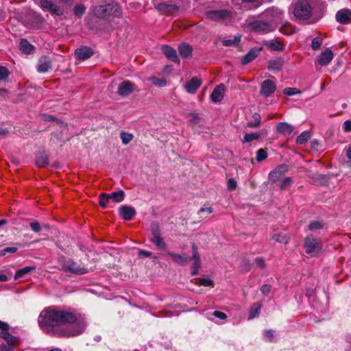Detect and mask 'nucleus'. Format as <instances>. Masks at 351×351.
<instances>
[{"mask_svg":"<svg viewBox=\"0 0 351 351\" xmlns=\"http://www.w3.org/2000/svg\"><path fill=\"white\" fill-rule=\"evenodd\" d=\"M40 328L55 337H71L81 335L87 326L84 315L64 306L45 308L38 317Z\"/></svg>","mask_w":351,"mask_h":351,"instance_id":"obj_1","label":"nucleus"},{"mask_svg":"<svg viewBox=\"0 0 351 351\" xmlns=\"http://www.w3.org/2000/svg\"><path fill=\"white\" fill-rule=\"evenodd\" d=\"M92 12L93 15L97 18H105L108 16H119L121 14V8L117 3L94 6Z\"/></svg>","mask_w":351,"mask_h":351,"instance_id":"obj_2","label":"nucleus"},{"mask_svg":"<svg viewBox=\"0 0 351 351\" xmlns=\"http://www.w3.org/2000/svg\"><path fill=\"white\" fill-rule=\"evenodd\" d=\"M293 14L298 21H306L312 14V7L308 0H298L293 6Z\"/></svg>","mask_w":351,"mask_h":351,"instance_id":"obj_3","label":"nucleus"},{"mask_svg":"<svg viewBox=\"0 0 351 351\" xmlns=\"http://www.w3.org/2000/svg\"><path fill=\"white\" fill-rule=\"evenodd\" d=\"M304 247L305 252L311 256H317L322 250V241L320 239L308 234L304 239Z\"/></svg>","mask_w":351,"mask_h":351,"instance_id":"obj_4","label":"nucleus"},{"mask_svg":"<svg viewBox=\"0 0 351 351\" xmlns=\"http://www.w3.org/2000/svg\"><path fill=\"white\" fill-rule=\"evenodd\" d=\"M234 13L231 10L224 9L219 10H212L206 12V17L208 19L229 23L234 18Z\"/></svg>","mask_w":351,"mask_h":351,"instance_id":"obj_5","label":"nucleus"},{"mask_svg":"<svg viewBox=\"0 0 351 351\" xmlns=\"http://www.w3.org/2000/svg\"><path fill=\"white\" fill-rule=\"evenodd\" d=\"M60 266L63 271L77 275L84 274L88 272V269L85 267L79 265L71 258H63L60 261Z\"/></svg>","mask_w":351,"mask_h":351,"instance_id":"obj_6","label":"nucleus"},{"mask_svg":"<svg viewBox=\"0 0 351 351\" xmlns=\"http://www.w3.org/2000/svg\"><path fill=\"white\" fill-rule=\"evenodd\" d=\"M152 238L151 242L154 244L159 250L166 251L167 245L161 237L160 226L158 223H152L151 225Z\"/></svg>","mask_w":351,"mask_h":351,"instance_id":"obj_7","label":"nucleus"},{"mask_svg":"<svg viewBox=\"0 0 351 351\" xmlns=\"http://www.w3.org/2000/svg\"><path fill=\"white\" fill-rule=\"evenodd\" d=\"M0 338L5 343H0V351H14L15 347L19 344V339L10 332H0Z\"/></svg>","mask_w":351,"mask_h":351,"instance_id":"obj_8","label":"nucleus"},{"mask_svg":"<svg viewBox=\"0 0 351 351\" xmlns=\"http://www.w3.org/2000/svg\"><path fill=\"white\" fill-rule=\"evenodd\" d=\"M263 18H264L268 23L272 24L274 28L275 25L281 21L283 12L281 10L276 8H271L266 10L262 14Z\"/></svg>","mask_w":351,"mask_h":351,"instance_id":"obj_9","label":"nucleus"},{"mask_svg":"<svg viewBox=\"0 0 351 351\" xmlns=\"http://www.w3.org/2000/svg\"><path fill=\"white\" fill-rule=\"evenodd\" d=\"M39 5L43 10L48 11L56 16H61L64 12L61 5L54 3L51 0H40Z\"/></svg>","mask_w":351,"mask_h":351,"instance_id":"obj_10","label":"nucleus"},{"mask_svg":"<svg viewBox=\"0 0 351 351\" xmlns=\"http://www.w3.org/2000/svg\"><path fill=\"white\" fill-rule=\"evenodd\" d=\"M250 27L254 32L261 34H266L274 29L272 24L261 20L251 23Z\"/></svg>","mask_w":351,"mask_h":351,"instance_id":"obj_11","label":"nucleus"},{"mask_svg":"<svg viewBox=\"0 0 351 351\" xmlns=\"http://www.w3.org/2000/svg\"><path fill=\"white\" fill-rule=\"evenodd\" d=\"M153 3L156 9L161 11H171L178 9L172 0H153Z\"/></svg>","mask_w":351,"mask_h":351,"instance_id":"obj_12","label":"nucleus"},{"mask_svg":"<svg viewBox=\"0 0 351 351\" xmlns=\"http://www.w3.org/2000/svg\"><path fill=\"white\" fill-rule=\"evenodd\" d=\"M276 89L275 82L270 80H266L261 83L260 93L263 96L268 97L275 92Z\"/></svg>","mask_w":351,"mask_h":351,"instance_id":"obj_13","label":"nucleus"},{"mask_svg":"<svg viewBox=\"0 0 351 351\" xmlns=\"http://www.w3.org/2000/svg\"><path fill=\"white\" fill-rule=\"evenodd\" d=\"M226 86L223 84L217 86L210 95V100L213 103H219L222 101L224 97Z\"/></svg>","mask_w":351,"mask_h":351,"instance_id":"obj_14","label":"nucleus"},{"mask_svg":"<svg viewBox=\"0 0 351 351\" xmlns=\"http://www.w3.org/2000/svg\"><path fill=\"white\" fill-rule=\"evenodd\" d=\"M119 213L121 217L125 220H132L136 215V210L134 208L128 205H123L119 209Z\"/></svg>","mask_w":351,"mask_h":351,"instance_id":"obj_15","label":"nucleus"},{"mask_svg":"<svg viewBox=\"0 0 351 351\" xmlns=\"http://www.w3.org/2000/svg\"><path fill=\"white\" fill-rule=\"evenodd\" d=\"M288 171V166L286 165H280L275 169L271 171L269 174V179L272 182L278 181L287 171Z\"/></svg>","mask_w":351,"mask_h":351,"instance_id":"obj_16","label":"nucleus"},{"mask_svg":"<svg viewBox=\"0 0 351 351\" xmlns=\"http://www.w3.org/2000/svg\"><path fill=\"white\" fill-rule=\"evenodd\" d=\"M134 89V84L128 80H125L119 84L117 93L121 96H127L132 93Z\"/></svg>","mask_w":351,"mask_h":351,"instance_id":"obj_17","label":"nucleus"},{"mask_svg":"<svg viewBox=\"0 0 351 351\" xmlns=\"http://www.w3.org/2000/svg\"><path fill=\"white\" fill-rule=\"evenodd\" d=\"M193 267L191 271L192 275H196L201 267L200 256L198 252V247L195 244L192 245Z\"/></svg>","mask_w":351,"mask_h":351,"instance_id":"obj_18","label":"nucleus"},{"mask_svg":"<svg viewBox=\"0 0 351 351\" xmlns=\"http://www.w3.org/2000/svg\"><path fill=\"white\" fill-rule=\"evenodd\" d=\"M52 66L51 59L47 56H42L38 60L37 65V71L39 73H47Z\"/></svg>","mask_w":351,"mask_h":351,"instance_id":"obj_19","label":"nucleus"},{"mask_svg":"<svg viewBox=\"0 0 351 351\" xmlns=\"http://www.w3.org/2000/svg\"><path fill=\"white\" fill-rule=\"evenodd\" d=\"M336 19L341 24H348L351 21V10L342 9L336 14Z\"/></svg>","mask_w":351,"mask_h":351,"instance_id":"obj_20","label":"nucleus"},{"mask_svg":"<svg viewBox=\"0 0 351 351\" xmlns=\"http://www.w3.org/2000/svg\"><path fill=\"white\" fill-rule=\"evenodd\" d=\"M202 84V82L197 77H193L191 80L188 81L184 85L185 90L190 93L194 94L199 88Z\"/></svg>","mask_w":351,"mask_h":351,"instance_id":"obj_21","label":"nucleus"},{"mask_svg":"<svg viewBox=\"0 0 351 351\" xmlns=\"http://www.w3.org/2000/svg\"><path fill=\"white\" fill-rule=\"evenodd\" d=\"M167 254L171 257L173 261L179 265H185L190 260L191 258L185 254H179L171 252H167Z\"/></svg>","mask_w":351,"mask_h":351,"instance_id":"obj_22","label":"nucleus"},{"mask_svg":"<svg viewBox=\"0 0 351 351\" xmlns=\"http://www.w3.org/2000/svg\"><path fill=\"white\" fill-rule=\"evenodd\" d=\"M75 54L80 60H86L91 57L93 51L91 48L88 47H82L75 50Z\"/></svg>","mask_w":351,"mask_h":351,"instance_id":"obj_23","label":"nucleus"},{"mask_svg":"<svg viewBox=\"0 0 351 351\" xmlns=\"http://www.w3.org/2000/svg\"><path fill=\"white\" fill-rule=\"evenodd\" d=\"M333 58V53L330 49H326L319 56L318 62L322 66L328 65Z\"/></svg>","mask_w":351,"mask_h":351,"instance_id":"obj_24","label":"nucleus"},{"mask_svg":"<svg viewBox=\"0 0 351 351\" xmlns=\"http://www.w3.org/2000/svg\"><path fill=\"white\" fill-rule=\"evenodd\" d=\"M162 51L167 58L178 64L180 63L177 52L173 48L168 45H164L162 46Z\"/></svg>","mask_w":351,"mask_h":351,"instance_id":"obj_25","label":"nucleus"},{"mask_svg":"<svg viewBox=\"0 0 351 351\" xmlns=\"http://www.w3.org/2000/svg\"><path fill=\"white\" fill-rule=\"evenodd\" d=\"M20 50L25 54L33 53L34 47L25 38H21L19 43Z\"/></svg>","mask_w":351,"mask_h":351,"instance_id":"obj_26","label":"nucleus"},{"mask_svg":"<svg viewBox=\"0 0 351 351\" xmlns=\"http://www.w3.org/2000/svg\"><path fill=\"white\" fill-rule=\"evenodd\" d=\"M178 51L182 57L188 58L192 56L193 48L189 44L182 43L179 46Z\"/></svg>","mask_w":351,"mask_h":351,"instance_id":"obj_27","label":"nucleus"},{"mask_svg":"<svg viewBox=\"0 0 351 351\" xmlns=\"http://www.w3.org/2000/svg\"><path fill=\"white\" fill-rule=\"evenodd\" d=\"M277 131L282 134H291L293 132V127L285 122H280L276 126Z\"/></svg>","mask_w":351,"mask_h":351,"instance_id":"obj_28","label":"nucleus"},{"mask_svg":"<svg viewBox=\"0 0 351 351\" xmlns=\"http://www.w3.org/2000/svg\"><path fill=\"white\" fill-rule=\"evenodd\" d=\"M261 308L262 304L260 302L254 303L250 310L247 319L251 320L258 317L260 315Z\"/></svg>","mask_w":351,"mask_h":351,"instance_id":"obj_29","label":"nucleus"},{"mask_svg":"<svg viewBox=\"0 0 351 351\" xmlns=\"http://www.w3.org/2000/svg\"><path fill=\"white\" fill-rule=\"evenodd\" d=\"M283 65V61L281 59H274L269 62L268 69L273 71H279Z\"/></svg>","mask_w":351,"mask_h":351,"instance_id":"obj_30","label":"nucleus"},{"mask_svg":"<svg viewBox=\"0 0 351 351\" xmlns=\"http://www.w3.org/2000/svg\"><path fill=\"white\" fill-rule=\"evenodd\" d=\"M258 54V50L256 49H252L247 52V53L242 58V64H247L252 60L255 59Z\"/></svg>","mask_w":351,"mask_h":351,"instance_id":"obj_31","label":"nucleus"},{"mask_svg":"<svg viewBox=\"0 0 351 351\" xmlns=\"http://www.w3.org/2000/svg\"><path fill=\"white\" fill-rule=\"evenodd\" d=\"M36 164L38 167H44L49 164V160L45 153H38L36 156Z\"/></svg>","mask_w":351,"mask_h":351,"instance_id":"obj_32","label":"nucleus"},{"mask_svg":"<svg viewBox=\"0 0 351 351\" xmlns=\"http://www.w3.org/2000/svg\"><path fill=\"white\" fill-rule=\"evenodd\" d=\"M35 269H36V267L34 266H27L21 269H19L15 273L14 279L17 280V279L23 277L24 275H25L32 271H34Z\"/></svg>","mask_w":351,"mask_h":351,"instance_id":"obj_33","label":"nucleus"},{"mask_svg":"<svg viewBox=\"0 0 351 351\" xmlns=\"http://www.w3.org/2000/svg\"><path fill=\"white\" fill-rule=\"evenodd\" d=\"M266 45L272 51H282L284 49V45L278 40H269Z\"/></svg>","mask_w":351,"mask_h":351,"instance_id":"obj_34","label":"nucleus"},{"mask_svg":"<svg viewBox=\"0 0 351 351\" xmlns=\"http://www.w3.org/2000/svg\"><path fill=\"white\" fill-rule=\"evenodd\" d=\"M110 197L113 202L116 203L121 202L125 197V193L123 190H119L118 191H114L110 194Z\"/></svg>","mask_w":351,"mask_h":351,"instance_id":"obj_35","label":"nucleus"},{"mask_svg":"<svg viewBox=\"0 0 351 351\" xmlns=\"http://www.w3.org/2000/svg\"><path fill=\"white\" fill-rule=\"evenodd\" d=\"M261 137V134L260 132H252V133H246L243 138V143H250L252 141L258 140Z\"/></svg>","mask_w":351,"mask_h":351,"instance_id":"obj_36","label":"nucleus"},{"mask_svg":"<svg viewBox=\"0 0 351 351\" xmlns=\"http://www.w3.org/2000/svg\"><path fill=\"white\" fill-rule=\"evenodd\" d=\"M311 138V134L308 131L302 132L296 138V143L298 145H304L308 142Z\"/></svg>","mask_w":351,"mask_h":351,"instance_id":"obj_37","label":"nucleus"},{"mask_svg":"<svg viewBox=\"0 0 351 351\" xmlns=\"http://www.w3.org/2000/svg\"><path fill=\"white\" fill-rule=\"evenodd\" d=\"M252 117L254 120L252 121L247 122V126L252 128H258L260 125L261 123L260 114L258 113H254Z\"/></svg>","mask_w":351,"mask_h":351,"instance_id":"obj_38","label":"nucleus"},{"mask_svg":"<svg viewBox=\"0 0 351 351\" xmlns=\"http://www.w3.org/2000/svg\"><path fill=\"white\" fill-rule=\"evenodd\" d=\"M324 228V224L323 223L318 221H314L309 223L308 226V230L315 232L319 230H322Z\"/></svg>","mask_w":351,"mask_h":351,"instance_id":"obj_39","label":"nucleus"},{"mask_svg":"<svg viewBox=\"0 0 351 351\" xmlns=\"http://www.w3.org/2000/svg\"><path fill=\"white\" fill-rule=\"evenodd\" d=\"M274 240L281 243H287L289 241V237L285 234L276 233L272 236Z\"/></svg>","mask_w":351,"mask_h":351,"instance_id":"obj_40","label":"nucleus"},{"mask_svg":"<svg viewBox=\"0 0 351 351\" xmlns=\"http://www.w3.org/2000/svg\"><path fill=\"white\" fill-rule=\"evenodd\" d=\"M149 81H150L154 85L158 87H163L167 84L166 80L164 78L152 77L149 78Z\"/></svg>","mask_w":351,"mask_h":351,"instance_id":"obj_41","label":"nucleus"},{"mask_svg":"<svg viewBox=\"0 0 351 351\" xmlns=\"http://www.w3.org/2000/svg\"><path fill=\"white\" fill-rule=\"evenodd\" d=\"M275 332L274 330L269 329V330H265L263 332V335L265 340L268 342H275Z\"/></svg>","mask_w":351,"mask_h":351,"instance_id":"obj_42","label":"nucleus"},{"mask_svg":"<svg viewBox=\"0 0 351 351\" xmlns=\"http://www.w3.org/2000/svg\"><path fill=\"white\" fill-rule=\"evenodd\" d=\"M120 136L123 145H128L133 138V135L132 134L125 132H121Z\"/></svg>","mask_w":351,"mask_h":351,"instance_id":"obj_43","label":"nucleus"},{"mask_svg":"<svg viewBox=\"0 0 351 351\" xmlns=\"http://www.w3.org/2000/svg\"><path fill=\"white\" fill-rule=\"evenodd\" d=\"M241 37L239 36H234L233 39H227L223 40L222 43L224 46H234L239 44Z\"/></svg>","mask_w":351,"mask_h":351,"instance_id":"obj_44","label":"nucleus"},{"mask_svg":"<svg viewBox=\"0 0 351 351\" xmlns=\"http://www.w3.org/2000/svg\"><path fill=\"white\" fill-rule=\"evenodd\" d=\"M111 199L110 194L101 193L99 196V204L101 207L106 208L108 201Z\"/></svg>","mask_w":351,"mask_h":351,"instance_id":"obj_45","label":"nucleus"},{"mask_svg":"<svg viewBox=\"0 0 351 351\" xmlns=\"http://www.w3.org/2000/svg\"><path fill=\"white\" fill-rule=\"evenodd\" d=\"M267 158V152L265 149H260L256 152V159L258 162H261Z\"/></svg>","mask_w":351,"mask_h":351,"instance_id":"obj_46","label":"nucleus"},{"mask_svg":"<svg viewBox=\"0 0 351 351\" xmlns=\"http://www.w3.org/2000/svg\"><path fill=\"white\" fill-rule=\"evenodd\" d=\"M195 280L197 281V284L200 286L208 287L213 285V282L210 278H196Z\"/></svg>","mask_w":351,"mask_h":351,"instance_id":"obj_47","label":"nucleus"},{"mask_svg":"<svg viewBox=\"0 0 351 351\" xmlns=\"http://www.w3.org/2000/svg\"><path fill=\"white\" fill-rule=\"evenodd\" d=\"M85 10L86 8L83 5L78 4L74 7L73 12L77 16L80 17L84 13Z\"/></svg>","mask_w":351,"mask_h":351,"instance_id":"obj_48","label":"nucleus"},{"mask_svg":"<svg viewBox=\"0 0 351 351\" xmlns=\"http://www.w3.org/2000/svg\"><path fill=\"white\" fill-rule=\"evenodd\" d=\"M322 40L320 38H314L311 41V47L313 50H317L319 49L320 46L322 45Z\"/></svg>","mask_w":351,"mask_h":351,"instance_id":"obj_49","label":"nucleus"},{"mask_svg":"<svg viewBox=\"0 0 351 351\" xmlns=\"http://www.w3.org/2000/svg\"><path fill=\"white\" fill-rule=\"evenodd\" d=\"M260 291L263 295L267 296L271 291V285L269 284H264L261 287Z\"/></svg>","mask_w":351,"mask_h":351,"instance_id":"obj_50","label":"nucleus"},{"mask_svg":"<svg viewBox=\"0 0 351 351\" xmlns=\"http://www.w3.org/2000/svg\"><path fill=\"white\" fill-rule=\"evenodd\" d=\"M283 93L287 95L293 96L300 93V91L296 88H286L283 90Z\"/></svg>","mask_w":351,"mask_h":351,"instance_id":"obj_51","label":"nucleus"},{"mask_svg":"<svg viewBox=\"0 0 351 351\" xmlns=\"http://www.w3.org/2000/svg\"><path fill=\"white\" fill-rule=\"evenodd\" d=\"M8 75V70L5 66H0V81L5 80Z\"/></svg>","mask_w":351,"mask_h":351,"instance_id":"obj_52","label":"nucleus"},{"mask_svg":"<svg viewBox=\"0 0 351 351\" xmlns=\"http://www.w3.org/2000/svg\"><path fill=\"white\" fill-rule=\"evenodd\" d=\"M213 208L211 207L202 208L199 210L198 213L200 215L201 218H206L207 216H204V213H206L207 214H210V213H213Z\"/></svg>","mask_w":351,"mask_h":351,"instance_id":"obj_53","label":"nucleus"},{"mask_svg":"<svg viewBox=\"0 0 351 351\" xmlns=\"http://www.w3.org/2000/svg\"><path fill=\"white\" fill-rule=\"evenodd\" d=\"M237 183L234 178H230L228 181V189L233 191L237 188Z\"/></svg>","mask_w":351,"mask_h":351,"instance_id":"obj_54","label":"nucleus"},{"mask_svg":"<svg viewBox=\"0 0 351 351\" xmlns=\"http://www.w3.org/2000/svg\"><path fill=\"white\" fill-rule=\"evenodd\" d=\"M29 226L32 228V230L35 232H38L40 231L41 230V228H40V223L36 221H32L29 223Z\"/></svg>","mask_w":351,"mask_h":351,"instance_id":"obj_55","label":"nucleus"},{"mask_svg":"<svg viewBox=\"0 0 351 351\" xmlns=\"http://www.w3.org/2000/svg\"><path fill=\"white\" fill-rule=\"evenodd\" d=\"M9 328H10V327L7 322H2L0 320V329L1 330L0 331V332H8Z\"/></svg>","mask_w":351,"mask_h":351,"instance_id":"obj_56","label":"nucleus"},{"mask_svg":"<svg viewBox=\"0 0 351 351\" xmlns=\"http://www.w3.org/2000/svg\"><path fill=\"white\" fill-rule=\"evenodd\" d=\"M291 183V179L290 178H286L281 182L280 189H285L288 186H289Z\"/></svg>","mask_w":351,"mask_h":351,"instance_id":"obj_57","label":"nucleus"},{"mask_svg":"<svg viewBox=\"0 0 351 351\" xmlns=\"http://www.w3.org/2000/svg\"><path fill=\"white\" fill-rule=\"evenodd\" d=\"M254 262H255V263H256V266H257L258 267H259V268L263 269V268H264V267H265V261H264V259H263V258H259V257H258V258H256L255 259Z\"/></svg>","mask_w":351,"mask_h":351,"instance_id":"obj_58","label":"nucleus"},{"mask_svg":"<svg viewBox=\"0 0 351 351\" xmlns=\"http://www.w3.org/2000/svg\"><path fill=\"white\" fill-rule=\"evenodd\" d=\"M138 256L142 258H148L152 256V252L143 250H141L138 252Z\"/></svg>","mask_w":351,"mask_h":351,"instance_id":"obj_59","label":"nucleus"},{"mask_svg":"<svg viewBox=\"0 0 351 351\" xmlns=\"http://www.w3.org/2000/svg\"><path fill=\"white\" fill-rule=\"evenodd\" d=\"M213 315L221 319H225L227 317L226 315L224 313L218 311H214Z\"/></svg>","mask_w":351,"mask_h":351,"instance_id":"obj_60","label":"nucleus"},{"mask_svg":"<svg viewBox=\"0 0 351 351\" xmlns=\"http://www.w3.org/2000/svg\"><path fill=\"white\" fill-rule=\"evenodd\" d=\"M343 130L345 132L351 131V121H346L343 123Z\"/></svg>","mask_w":351,"mask_h":351,"instance_id":"obj_61","label":"nucleus"},{"mask_svg":"<svg viewBox=\"0 0 351 351\" xmlns=\"http://www.w3.org/2000/svg\"><path fill=\"white\" fill-rule=\"evenodd\" d=\"M5 251L7 252V253L14 254L16 252L17 248L15 247H8L5 248Z\"/></svg>","mask_w":351,"mask_h":351,"instance_id":"obj_62","label":"nucleus"},{"mask_svg":"<svg viewBox=\"0 0 351 351\" xmlns=\"http://www.w3.org/2000/svg\"><path fill=\"white\" fill-rule=\"evenodd\" d=\"M191 121L193 123H197L198 121H199V117L197 114H191Z\"/></svg>","mask_w":351,"mask_h":351,"instance_id":"obj_63","label":"nucleus"},{"mask_svg":"<svg viewBox=\"0 0 351 351\" xmlns=\"http://www.w3.org/2000/svg\"><path fill=\"white\" fill-rule=\"evenodd\" d=\"M346 156L349 159V166L351 167V146L349 147V149L346 152Z\"/></svg>","mask_w":351,"mask_h":351,"instance_id":"obj_64","label":"nucleus"}]
</instances>
